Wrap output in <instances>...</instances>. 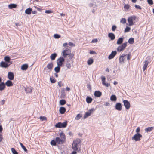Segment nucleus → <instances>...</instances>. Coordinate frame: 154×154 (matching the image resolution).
<instances>
[{"label":"nucleus","instance_id":"1","mask_svg":"<svg viewBox=\"0 0 154 154\" xmlns=\"http://www.w3.org/2000/svg\"><path fill=\"white\" fill-rule=\"evenodd\" d=\"M131 54H122L119 57V63L122 64L125 63L126 58H127V60H129L130 59Z\"/></svg>","mask_w":154,"mask_h":154},{"label":"nucleus","instance_id":"2","mask_svg":"<svg viewBox=\"0 0 154 154\" xmlns=\"http://www.w3.org/2000/svg\"><path fill=\"white\" fill-rule=\"evenodd\" d=\"M80 143L79 140H74L72 144V148L74 150L76 151L78 149L79 145Z\"/></svg>","mask_w":154,"mask_h":154},{"label":"nucleus","instance_id":"3","mask_svg":"<svg viewBox=\"0 0 154 154\" xmlns=\"http://www.w3.org/2000/svg\"><path fill=\"white\" fill-rule=\"evenodd\" d=\"M46 68L44 69V71L45 73H47L50 72L53 68V64L52 63H48L47 66Z\"/></svg>","mask_w":154,"mask_h":154},{"label":"nucleus","instance_id":"4","mask_svg":"<svg viewBox=\"0 0 154 154\" xmlns=\"http://www.w3.org/2000/svg\"><path fill=\"white\" fill-rule=\"evenodd\" d=\"M67 125V121H65L63 123L58 122L55 125V126L56 128H65L66 126Z\"/></svg>","mask_w":154,"mask_h":154},{"label":"nucleus","instance_id":"5","mask_svg":"<svg viewBox=\"0 0 154 154\" xmlns=\"http://www.w3.org/2000/svg\"><path fill=\"white\" fill-rule=\"evenodd\" d=\"M136 17L134 16H131L128 17L127 20L129 23V26H132L134 24V21L136 20Z\"/></svg>","mask_w":154,"mask_h":154},{"label":"nucleus","instance_id":"6","mask_svg":"<svg viewBox=\"0 0 154 154\" xmlns=\"http://www.w3.org/2000/svg\"><path fill=\"white\" fill-rule=\"evenodd\" d=\"M142 137V135L140 133L136 134L132 138V140H134L136 141H139Z\"/></svg>","mask_w":154,"mask_h":154},{"label":"nucleus","instance_id":"7","mask_svg":"<svg viewBox=\"0 0 154 154\" xmlns=\"http://www.w3.org/2000/svg\"><path fill=\"white\" fill-rule=\"evenodd\" d=\"M127 45V42H125L122 44V45H120L117 48V50L118 52H120L123 51L126 48Z\"/></svg>","mask_w":154,"mask_h":154},{"label":"nucleus","instance_id":"8","mask_svg":"<svg viewBox=\"0 0 154 154\" xmlns=\"http://www.w3.org/2000/svg\"><path fill=\"white\" fill-rule=\"evenodd\" d=\"M71 53V51L69 49H66L62 52V55L64 57H66L67 55H69Z\"/></svg>","mask_w":154,"mask_h":154},{"label":"nucleus","instance_id":"9","mask_svg":"<svg viewBox=\"0 0 154 154\" xmlns=\"http://www.w3.org/2000/svg\"><path fill=\"white\" fill-rule=\"evenodd\" d=\"M64 58L62 57H60L57 59V64L58 66H61L62 65L64 61Z\"/></svg>","mask_w":154,"mask_h":154},{"label":"nucleus","instance_id":"10","mask_svg":"<svg viewBox=\"0 0 154 154\" xmlns=\"http://www.w3.org/2000/svg\"><path fill=\"white\" fill-rule=\"evenodd\" d=\"M124 105L125 108L128 109L130 107V104L129 102L126 100H124L123 101Z\"/></svg>","mask_w":154,"mask_h":154},{"label":"nucleus","instance_id":"11","mask_svg":"<svg viewBox=\"0 0 154 154\" xmlns=\"http://www.w3.org/2000/svg\"><path fill=\"white\" fill-rule=\"evenodd\" d=\"M94 109L92 108L90 109L89 111L86 112L84 116V118L85 119L89 116L93 112Z\"/></svg>","mask_w":154,"mask_h":154},{"label":"nucleus","instance_id":"12","mask_svg":"<svg viewBox=\"0 0 154 154\" xmlns=\"http://www.w3.org/2000/svg\"><path fill=\"white\" fill-rule=\"evenodd\" d=\"M8 77L10 80H13L14 78V73L11 72H9L8 74Z\"/></svg>","mask_w":154,"mask_h":154},{"label":"nucleus","instance_id":"13","mask_svg":"<svg viewBox=\"0 0 154 154\" xmlns=\"http://www.w3.org/2000/svg\"><path fill=\"white\" fill-rule=\"evenodd\" d=\"M115 108L116 110L118 111H121L122 110V105L120 103H116L115 106Z\"/></svg>","mask_w":154,"mask_h":154},{"label":"nucleus","instance_id":"14","mask_svg":"<svg viewBox=\"0 0 154 154\" xmlns=\"http://www.w3.org/2000/svg\"><path fill=\"white\" fill-rule=\"evenodd\" d=\"M117 52L116 51H112L111 54L109 55L108 57L109 59H111L113 58L115 56Z\"/></svg>","mask_w":154,"mask_h":154},{"label":"nucleus","instance_id":"15","mask_svg":"<svg viewBox=\"0 0 154 154\" xmlns=\"http://www.w3.org/2000/svg\"><path fill=\"white\" fill-rule=\"evenodd\" d=\"M56 141L58 144H63L64 142L63 140L62 139L59 137H57L56 138Z\"/></svg>","mask_w":154,"mask_h":154},{"label":"nucleus","instance_id":"16","mask_svg":"<svg viewBox=\"0 0 154 154\" xmlns=\"http://www.w3.org/2000/svg\"><path fill=\"white\" fill-rule=\"evenodd\" d=\"M102 81V84L106 86V87H108L110 85V84L108 83H106L105 82V79L106 78L105 77H101Z\"/></svg>","mask_w":154,"mask_h":154},{"label":"nucleus","instance_id":"17","mask_svg":"<svg viewBox=\"0 0 154 154\" xmlns=\"http://www.w3.org/2000/svg\"><path fill=\"white\" fill-rule=\"evenodd\" d=\"M108 37L110 38L111 40H113L115 38V35L112 33H109L108 34Z\"/></svg>","mask_w":154,"mask_h":154},{"label":"nucleus","instance_id":"18","mask_svg":"<svg viewBox=\"0 0 154 154\" xmlns=\"http://www.w3.org/2000/svg\"><path fill=\"white\" fill-rule=\"evenodd\" d=\"M0 66L2 67L7 68L9 66V65L7 63L2 61L1 63Z\"/></svg>","mask_w":154,"mask_h":154},{"label":"nucleus","instance_id":"19","mask_svg":"<svg viewBox=\"0 0 154 154\" xmlns=\"http://www.w3.org/2000/svg\"><path fill=\"white\" fill-rule=\"evenodd\" d=\"M149 62L148 60H146L144 62V64L143 68V71H144L146 69L147 66L148 65Z\"/></svg>","mask_w":154,"mask_h":154},{"label":"nucleus","instance_id":"20","mask_svg":"<svg viewBox=\"0 0 154 154\" xmlns=\"http://www.w3.org/2000/svg\"><path fill=\"white\" fill-rule=\"evenodd\" d=\"M4 60L8 63H9V65L12 63V62L10 61V57L7 56L4 57Z\"/></svg>","mask_w":154,"mask_h":154},{"label":"nucleus","instance_id":"21","mask_svg":"<svg viewBox=\"0 0 154 154\" xmlns=\"http://www.w3.org/2000/svg\"><path fill=\"white\" fill-rule=\"evenodd\" d=\"M102 95V93L99 91H96L94 93V96L97 97H100Z\"/></svg>","mask_w":154,"mask_h":154},{"label":"nucleus","instance_id":"22","mask_svg":"<svg viewBox=\"0 0 154 154\" xmlns=\"http://www.w3.org/2000/svg\"><path fill=\"white\" fill-rule=\"evenodd\" d=\"M66 111V109L64 107H60L59 109L60 113L61 114H64Z\"/></svg>","mask_w":154,"mask_h":154},{"label":"nucleus","instance_id":"23","mask_svg":"<svg viewBox=\"0 0 154 154\" xmlns=\"http://www.w3.org/2000/svg\"><path fill=\"white\" fill-rule=\"evenodd\" d=\"M28 67L27 64H25L23 65L21 67V69L23 70H26L28 68Z\"/></svg>","mask_w":154,"mask_h":154},{"label":"nucleus","instance_id":"24","mask_svg":"<svg viewBox=\"0 0 154 154\" xmlns=\"http://www.w3.org/2000/svg\"><path fill=\"white\" fill-rule=\"evenodd\" d=\"M32 11V9L30 8H29L27 9H26L25 11V13L26 14L29 15L31 14V12Z\"/></svg>","mask_w":154,"mask_h":154},{"label":"nucleus","instance_id":"25","mask_svg":"<svg viewBox=\"0 0 154 154\" xmlns=\"http://www.w3.org/2000/svg\"><path fill=\"white\" fill-rule=\"evenodd\" d=\"M5 85L8 87L12 86L13 85V83L10 80H8L5 83Z\"/></svg>","mask_w":154,"mask_h":154},{"label":"nucleus","instance_id":"26","mask_svg":"<svg viewBox=\"0 0 154 154\" xmlns=\"http://www.w3.org/2000/svg\"><path fill=\"white\" fill-rule=\"evenodd\" d=\"M57 56V54L56 53H54L51 54L50 56V58L51 60H54L55 59Z\"/></svg>","mask_w":154,"mask_h":154},{"label":"nucleus","instance_id":"27","mask_svg":"<svg viewBox=\"0 0 154 154\" xmlns=\"http://www.w3.org/2000/svg\"><path fill=\"white\" fill-rule=\"evenodd\" d=\"M117 100L116 96L115 95H112L110 97V100L112 101H116Z\"/></svg>","mask_w":154,"mask_h":154},{"label":"nucleus","instance_id":"28","mask_svg":"<svg viewBox=\"0 0 154 154\" xmlns=\"http://www.w3.org/2000/svg\"><path fill=\"white\" fill-rule=\"evenodd\" d=\"M17 5L14 4H11L8 5V7L9 9H11L13 8H15L17 7Z\"/></svg>","mask_w":154,"mask_h":154},{"label":"nucleus","instance_id":"29","mask_svg":"<svg viewBox=\"0 0 154 154\" xmlns=\"http://www.w3.org/2000/svg\"><path fill=\"white\" fill-rule=\"evenodd\" d=\"M25 90L26 93H30L32 90V88L31 86H29L25 88Z\"/></svg>","mask_w":154,"mask_h":154},{"label":"nucleus","instance_id":"30","mask_svg":"<svg viewBox=\"0 0 154 154\" xmlns=\"http://www.w3.org/2000/svg\"><path fill=\"white\" fill-rule=\"evenodd\" d=\"M123 41V38L122 37L120 38L117 40V44L118 45H120L122 43Z\"/></svg>","mask_w":154,"mask_h":154},{"label":"nucleus","instance_id":"31","mask_svg":"<svg viewBox=\"0 0 154 154\" xmlns=\"http://www.w3.org/2000/svg\"><path fill=\"white\" fill-rule=\"evenodd\" d=\"M86 101L88 103H89L91 102L92 101V99L90 97H87L86 99Z\"/></svg>","mask_w":154,"mask_h":154},{"label":"nucleus","instance_id":"32","mask_svg":"<svg viewBox=\"0 0 154 154\" xmlns=\"http://www.w3.org/2000/svg\"><path fill=\"white\" fill-rule=\"evenodd\" d=\"M5 88V84L4 82H2L0 84V91L3 90Z\"/></svg>","mask_w":154,"mask_h":154},{"label":"nucleus","instance_id":"33","mask_svg":"<svg viewBox=\"0 0 154 154\" xmlns=\"http://www.w3.org/2000/svg\"><path fill=\"white\" fill-rule=\"evenodd\" d=\"M93 59L90 58L87 61V64L88 65H90L93 63Z\"/></svg>","mask_w":154,"mask_h":154},{"label":"nucleus","instance_id":"34","mask_svg":"<svg viewBox=\"0 0 154 154\" xmlns=\"http://www.w3.org/2000/svg\"><path fill=\"white\" fill-rule=\"evenodd\" d=\"M153 129V127H149L147 128H146L145 129V131L147 132H149L151 131Z\"/></svg>","mask_w":154,"mask_h":154},{"label":"nucleus","instance_id":"35","mask_svg":"<svg viewBox=\"0 0 154 154\" xmlns=\"http://www.w3.org/2000/svg\"><path fill=\"white\" fill-rule=\"evenodd\" d=\"M60 135L61 139L63 140L64 141L65 139V136L64 134L63 133H61L60 134Z\"/></svg>","mask_w":154,"mask_h":154},{"label":"nucleus","instance_id":"36","mask_svg":"<svg viewBox=\"0 0 154 154\" xmlns=\"http://www.w3.org/2000/svg\"><path fill=\"white\" fill-rule=\"evenodd\" d=\"M60 66H57V67L55 68L54 71L57 73L60 72Z\"/></svg>","mask_w":154,"mask_h":154},{"label":"nucleus","instance_id":"37","mask_svg":"<svg viewBox=\"0 0 154 154\" xmlns=\"http://www.w3.org/2000/svg\"><path fill=\"white\" fill-rule=\"evenodd\" d=\"M66 103V101L64 100H61L60 101V104L61 105H63Z\"/></svg>","mask_w":154,"mask_h":154},{"label":"nucleus","instance_id":"38","mask_svg":"<svg viewBox=\"0 0 154 154\" xmlns=\"http://www.w3.org/2000/svg\"><path fill=\"white\" fill-rule=\"evenodd\" d=\"M66 66L67 68L70 69L71 67V66L70 63L68 62H67L66 63Z\"/></svg>","mask_w":154,"mask_h":154},{"label":"nucleus","instance_id":"39","mask_svg":"<svg viewBox=\"0 0 154 154\" xmlns=\"http://www.w3.org/2000/svg\"><path fill=\"white\" fill-rule=\"evenodd\" d=\"M134 38H131L128 41V42L131 44H132L134 43Z\"/></svg>","mask_w":154,"mask_h":154},{"label":"nucleus","instance_id":"40","mask_svg":"<svg viewBox=\"0 0 154 154\" xmlns=\"http://www.w3.org/2000/svg\"><path fill=\"white\" fill-rule=\"evenodd\" d=\"M19 144L20 145L21 147L23 149L24 151L25 152H26L27 151V149L26 148V147L24 146L23 144L21 142H20Z\"/></svg>","mask_w":154,"mask_h":154},{"label":"nucleus","instance_id":"41","mask_svg":"<svg viewBox=\"0 0 154 154\" xmlns=\"http://www.w3.org/2000/svg\"><path fill=\"white\" fill-rule=\"evenodd\" d=\"M11 150L13 154H18V152L16 151L15 149L14 148H11Z\"/></svg>","mask_w":154,"mask_h":154},{"label":"nucleus","instance_id":"42","mask_svg":"<svg viewBox=\"0 0 154 154\" xmlns=\"http://www.w3.org/2000/svg\"><path fill=\"white\" fill-rule=\"evenodd\" d=\"M82 116L80 114H78L75 117V119L76 120H79L82 117Z\"/></svg>","mask_w":154,"mask_h":154},{"label":"nucleus","instance_id":"43","mask_svg":"<svg viewBox=\"0 0 154 154\" xmlns=\"http://www.w3.org/2000/svg\"><path fill=\"white\" fill-rule=\"evenodd\" d=\"M126 20L125 18H122L121 19L120 22L122 24H125L126 23Z\"/></svg>","mask_w":154,"mask_h":154},{"label":"nucleus","instance_id":"44","mask_svg":"<svg viewBox=\"0 0 154 154\" xmlns=\"http://www.w3.org/2000/svg\"><path fill=\"white\" fill-rule=\"evenodd\" d=\"M131 30V28L128 27H126L125 29L124 32L125 33L129 32Z\"/></svg>","mask_w":154,"mask_h":154},{"label":"nucleus","instance_id":"45","mask_svg":"<svg viewBox=\"0 0 154 154\" xmlns=\"http://www.w3.org/2000/svg\"><path fill=\"white\" fill-rule=\"evenodd\" d=\"M39 118L42 121L44 120L46 121L47 120V118L45 116H41Z\"/></svg>","mask_w":154,"mask_h":154},{"label":"nucleus","instance_id":"46","mask_svg":"<svg viewBox=\"0 0 154 154\" xmlns=\"http://www.w3.org/2000/svg\"><path fill=\"white\" fill-rule=\"evenodd\" d=\"M56 143V140L55 141L54 140H52L51 142V144L53 146H55Z\"/></svg>","mask_w":154,"mask_h":154},{"label":"nucleus","instance_id":"47","mask_svg":"<svg viewBox=\"0 0 154 154\" xmlns=\"http://www.w3.org/2000/svg\"><path fill=\"white\" fill-rule=\"evenodd\" d=\"M54 37L58 39L60 37V36L57 34H55L54 35Z\"/></svg>","mask_w":154,"mask_h":154},{"label":"nucleus","instance_id":"48","mask_svg":"<svg viewBox=\"0 0 154 154\" xmlns=\"http://www.w3.org/2000/svg\"><path fill=\"white\" fill-rule=\"evenodd\" d=\"M147 2L150 5H152L153 4V1L152 0H147Z\"/></svg>","mask_w":154,"mask_h":154},{"label":"nucleus","instance_id":"49","mask_svg":"<svg viewBox=\"0 0 154 154\" xmlns=\"http://www.w3.org/2000/svg\"><path fill=\"white\" fill-rule=\"evenodd\" d=\"M130 6L127 4L125 5L124 6V8L125 9H128L129 8Z\"/></svg>","mask_w":154,"mask_h":154},{"label":"nucleus","instance_id":"50","mask_svg":"<svg viewBox=\"0 0 154 154\" xmlns=\"http://www.w3.org/2000/svg\"><path fill=\"white\" fill-rule=\"evenodd\" d=\"M50 81L52 83H55L56 82V80L54 79H53L51 78H50Z\"/></svg>","mask_w":154,"mask_h":154},{"label":"nucleus","instance_id":"51","mask_svg":"<svg viewBox=\"0 0 154 154\" xmlns=\"http://www.w3.org/2000/svg\"><path fill=\"white\" fill-rule=\"evenodd\" d=\"M116 28H117V27L116 26H115V25L113 26H112V30L113 31H115L116 30Z\"/></svg>","mask_w":154,"mask_h":154},{"label":"nucleus","instance_id":"52","mask_svg":"<svg viewBox=\"0 0 154 154\" xmlns=\"http://www.w3.org/2000/svg\"><path fill=\"white\" fill-rule=\"evenodd\" d=\"M53 13V11L51 10H46L45 11V13L47 14L52 13Z\"/></svg>","mask_w":154,"mask_h":154},{"label":"nucleus","instance_id":"53","mask_svg":"<svg viewBox=\"0 0 154 154\" xmlns=\"http://www.w3.org/2000/svg\"><path fill=\"white\" fill-rule=\"evenodd\" d=\"M68 44L71 47H74L75 46V45L73 44V43L72 42H69Z\"/></svg>","mask_w":154,"mask_h":154},{"label":"nucleus","instance_id":"54","mask_svg":"<svg viewBox=\"0 0 154 154\" xmlns=\"http://www.w3.org/2000/svg\"><path fill=\"white\" fill-rule=\"evenodd\" d=\"M3 139L2 133H0V142H1Z\"/></svg>","mask_w":154,"mask_h":154},{"label":"nucleus","instance_id":"55","mask_svg":"<svg viewBox=\"0 0 154 154\" xmlns=\"http://www.w3.org/2000/svg\"><path fill=\"white\" fill-rule=\"evenodd\" d=\"M135 7L137 9H141V7L140 6L138 5H135Z\"/></svg>","mask_w":154,"mask_h":154},{"label":"nucleus","instance_id":"56","mask_svg":"<svg viewBox=\"0 0 154 154\" xmlns=\"http://www.w3.org/2000/svg\"><path fill=\"white\" fill-rule=\"evenodd\" d=\"M140 128L139 127H138L136 129V132L137 133H139V132L140 131Z\"/></svg>","mask_w":154,"mask_h":154},{"label":"nucleus","instance_id":"57","mask_svg":"<svg viewBox=\"0 0 154 154\" xmlns=\"http://www.w3.org/2000/svg\"><path fill=\"white\" fill-rule=\"evenodd\" d=\"M69 55L70 58L72 59L74 56V54L70 53Z\"/></svg>","mask_w":154,"mask_h":154},{"label":"nucleus","instance_id":"58","mask_svg":"<svg viewBox=\"0 0 154 154\" xmlns=\"http://www.w3.org/2000/svg\"><path fill=\"white\" fill-rule=\"evenodd\" d=\"M97 42V39H94L92 41V42L93 43Z\"/></svg>","mask_w":154,"mask_h":154},{"label":"nucleus","instance_id":"59","mask_svg":"<svg viewBox=\"0 0 154 154\" xmlns=\"http://www.w3.org/2000/svg\"><path fill=\"white\" fill-rule=\"evenodd\" d=\"M3 130V128L2 126L0 125V133H2V131Z\"/></svg>","mask_w":154,"mask_h":154},{"label":"nucleus","instance_id":"60","mask_svg":"<svg viewBox=\"0 0 154 154\" xmlns=\"http://www.w3.org/2000/svg\"><path fill=\"white\" fill-rule=\"evenodd\" d=\"M68 44L66 42L65 43H64L63 44V46L65 47H66V45Z\"/></svg>","mask_w":154,"mask_h":154},{"label":"nucleus","instance_id":"61","mask_svg":"<svg viewBox=\"0 0 154 154\" xmlns=\"http://www.w3.org/2000/svg\"><path fill=\"white\" fill-rule=\"evenodd\" d=\"M5 100H3L1 101V104L2 105H3L5 103Z\"/></svg>","mask_w":154,"mask_h":154},{"label":"nucleus","instance_id":"62","mask_svg":"<svg viewBox=\"0 0 154 154\" xmlns=\"http://www.w3.org/2000/svg\"><path fill=\"white\" fill-rule=\"evenodd\" d=\"M77 153L76 151L74 150L73 151L71 154H76Z\"/></svg>","mask_w":154,"mask_h":154},{"label":"nucleus","instance_id":"63","mask_svg":"<svg viewBox=\"0 0 154 154\" xmlns=\"http://www.w3.org/2000/svg\"><path fill=\"white\" fill-rule=\"evenodd\" d=\"M95 53L94 51H91L90 52V53L91 54H93Z\"/></svg>","mask_w":154,"mask_h":154},{"label":"nucleus","instance_id":"64","mask_svg":"<svg viewBox=\"0 0 154 154\" xmlns=\"http://www.w3.org/2000/svg\"><path fill=\"white\" fill-rule=\"evenodd\" d=\"M58 85L60 87H61V82H59L58 83Z\"/></svg>","mask_w":154,"mask_h":154}]
</instances>
